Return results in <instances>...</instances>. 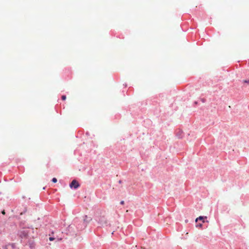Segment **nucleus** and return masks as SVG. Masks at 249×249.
Instances as JSON below:
<instances>
[{"label": "nucleus", "instance_id": "obj_1", "mask_svg": "<svg viewBox=\"0 0 249 249\" xmlns=\"http://www.w3.org/2000/svg\"><path fill=\"white\" fill-rule=\"evenodd\" d=\"M70 186L71 188L73 187L74 189H77L79 186V184L76 180H73Z\"/></svg>", "mask_w": 249, "mask_h": 249}, {"label": "nucleus", "instance_id": "obj_2", "mask_svg": "<svg viewBox=\"0 0 249 249\" xmlns=\"http://www.w3.org/2000/svg\"><path fill=\"white\" fill-rule=\"evenodd\" d=\"M98 221L101 226L106 225L107 223L106 218L104 216L100 217L99 219L98 220Z\"/></svg>", "mask_w": 249, "mask_h": 249}, {"label": "nucleus", "instance_id": "obj_3", "mask_svg": "<svg viewBox=\"0 0 249 249\" xmlns=\"http://www.w3.org/2000/svg\"><path fill=\"white\" fill-rule=\"evenodd\" d=\"M26 231L27 230H25L22 232L20 235L21 237H26L27 235V231Z\"/></svg>", "mask_w": 249, "mask_h": 249}, {"label": "nucleus", "instance_id": "obj_4", "mask_svg": "<svg viewBox=\"0 0 249 249\" xmlns=\"http://www.w3.org/2000/svg\"><path fill=\"white\" fill-rule=\"evenodd\" d=\"M203 219V216H200L198 217V218H197L196 219V222H197V221L198 220H202Z\"/></svg>", "mask_w": 249, "mask_h": 249}, {"label": "nucleus", "instance_id": "obj_5", "mask_svg": "<svg viewBox=\"0 0 249 249\" xmlns=\"http://www.w3.org/2000/svg\"><path fill=\"white\" fill-rule=\"evenodd\" d=\"M52 181L53 182V183H56L57 182V179L55 178H53V179H52Z\"/></svg>", "mask_w": 249, "mask_h": 249}, {"label": "nucleus", "instance_id": "obj_6", "mask_svg": "<svg viewBox=\"0 0 249 249\" xmlns=\"http://www.w3.org/2000/svg\"><path fill=\"white\" fill-rule=\"evenodd\" d=\"M66 96L65 95H63V96H62V99L63 100H66Z\"/></svg>", "mask_w": 249, "mask_h": 249}, {"label": "nucleus", "instance_id": "obj_7", "mask_svg": "<svg viewBox=\"0 0 249 249\" xmlns=\"http://www.w3.org/2000/svg\"><path fill=\"white\" fill-rule=\"evenodd\" d=\"M54 240V238H53V237H51L49 238V240L51 241H53Z\"/></svg>", "mask_w": 249, "mask_h": 249}, {"label": "nucleus", "instance_id": "obj_8", "mask_svg": "<svg viewBox=\"0 0 249 249\" xmlns=\"http://www.w3.org/2000/svg\"><path fill=\"white\" fill-rule=\"evenodd\" d=\"M202 226V224H198V225H197V227H201Z\"/></svg>", "mask_w": 249, "mask_h": 249}, {"label": "nucleus", "instance_id": "obj_9", "mask_svg": "<svg viewBox=\"0 0 249 249\" xmlns=\"http://www.w3.org/2000/svg\"><path fill=\"white\" fill-rule=\"evenodd\" d=\"M1 213H2L3 214H5V211H4V210H3V211L1 212Z\"/></svg>", "mask_w": 249, "mask_h": 249}, {"label": "nucleus", "instance_id": "obj_10", "mask_svg": "<svg viewBox=\"0 0 249 249\" xmlns=\"http://www.w3.org/2000/svg\"><path fill=\"white\" fill-rule=\"evenodd\" d=\"M120 203L121 204L123 205L124 204V201H121Z\"/></svg>", "mask_w": 249, "mask_h": 249}, {"label": "nucleus", "instance_id": "obj_11", "mask_svg": "<svg viewBox=\"0 0 249 249\" xmlns=\"http://www.w3.org/2000/svg\"><path fill=\"white\" fill-rule=\"evenodd\" d=\"M62 240V239H61V238H60V239H57V240H58V241H60V240Z\"/></svg>", "mask_w": 249, "mask_h": 249}, {"label": "nucleus", "instance_id": "obj_12", "mask_svg": "<svg viewBox=\"0 0 249 249\" xmlns=\"http://www.w3.org/2000/svg\"><path fill=\"white\" fill-rule=\"evenodd\" d=\"M245 82H246V83H247V82H248V83H249V81H245Z\"/></svg>", "mask_w": 249, "mask_h": 249}]
</instances>
